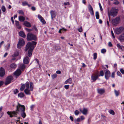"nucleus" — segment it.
Wrapping results in <instances>:
<instances>
[{"instance_id":"nucleus-1","label":"nucleus","mask_w":124,"mask_h":124,"mask_svg":"<svg viewBox=\"0 0 124 124\" xmlns=\"http://www.w3.org/2000/svg\"><path fill=\"white\" fill-rule=\"evenodd\" d=\"M16 107V111H8L7 113L10 116V117H16L19 113L25 110V107L23 105H21L18 102Z\"/></svg>"},{"instance_id":"nucleus-2","label":"nucleus","mask_w":124,"mask_h":124,"mask_svg":"<svg viewBox=\"0 0 124 124\" xmlns=\"http://www.w3.org/2000/svg\"><path fill=\"white\" fill-rule=\"evenodd\" d=\"M30 84L28 82H27L25 84H23L21 87L20 90L21 91H23L25 88V86L26 88L24 90L25 93L27 95L31 94L30 91H33V84L32 83H30V89H29Z\"/></svg>"},{"instance_id":"nucleus-3","label":"nucleus","mask_w":124,"mask_h":124,"mask_svg":"<svg viewBox=\"0 0 124 124\" xmlns=\"http://www.w3.org/2000/svg\"><path fill=\"white\" fill-rule=\"evenodd\" d=\"M37 44V42L32 41L31 42L28 43L26 46L25 51H26L28 49L29 50H33Z\"/></svg>"},{"instance_id":"nucleus-4","label":"nucleus","mask_w":124,"mask_h":124,"mask_svg":"<svg viewBox=\"0 0 124 124\" xmlns=\"http://www.w3.org/2000/svg\"><path fill=\"white\" fill-rule=\"evenodd\" d=\"M27 39L28 41H30L31 40L36 41L37 39L35 35L32 33L29 32L27 35Z\"/></svg>"},{"instance_id":"nucleus-5","label":"nucleus","mask_w":124,"mask_h":124,"mask_svg":"<svg viewBox=\"0 0 124 124\" xmlns=\"http://www.w3.org/2000/svg\"><path fill=\"white\" fill-rule=\"evenodd\" d=\"M118 12V9H116L115 8H113L110 11H108V14H109L111 16L114 17L117 15Z\"/></svg>"},{"instance_id":"nucleus-6","label":"nucleus","mask_w":124,"mask_h":124,"mask_svg":"<svg viewBox=\"0 0 124 124\" xmlns=\"http://www.w3.org/2000/svg\"><path fill=\"white\" fill-rule=\"evenodd\" d=\"M120 20V17L117 16L112 20V23L114 25H116L119 23Z\"/></svg>"},{"instance_id":"nucleus-7","label":"nucleus","mask_w":124,"mask_h":124,"mask_svg":"<svg viewBox=\"0 0 124 124\" xmlns=\"http://www.w3.org/2000/svg\"><path fill=\"white\" fill-rule=\"evenodd\" d=\"M25 42L23 39L20 38L19 40L18 43L17 45V47L18 48H20L21 46L24 45Z\"/></svg>"},{"instance_id":"nucleus-8","label":"nucleus","mask_w":124,"mask_h":124,"mask_svg":"<svg viewBox=\"0 0 124 124\" xmlns=\"http://www.w3.org/2000/svg\"><path fill=\"white\" fill-rule=\"evenodd\" d=\"M13 79V77L12 76H8L6 79V80L5 82V84L7 85L11 83Z\"/></svg>"},{"instance_id":"nucleus-9","label":"nucleus","mask_w":124,"mask_h":124,"mask_svg":"<svg viewBox=\"0 0 124 124\" xmlns=\"http://www.w3.org/2000/svg\"><path fill=\"white\" fill-rule=\"evenodd\" d=\"M110 72L108 70H106L105 73V77L107 80L108 79L110 76Z\"/></svg>"},{"instance_id":"nucleus-10","label":"nucleus","mask_w":124,"mask_h":124,"mask_svg":"<svg viewBox=\"0 0 124 124\" xmlns=\"http://www.w3.org/2000/svg\"><path fill=\"white\" fill-rule=\"evenodd\" d=\"M89 11L90 12L91 15L92 16L94 15V12L93 8L90 4H89L88 7Z\"/></svg>"},{"instance_id":"nucleus-11","label":"nucleus","mask_w":124,"mask_h":124,"mask_svg":"<svg viewBox=\"0 0 124 124\" xmlns=\"http://www.w3.org/2000/svg\"><path fill=\"white\" fill-rule=\"evenodd\" d=\"M99 76L100 75H92L91 76V80H93L92 82L95 81Z\"/></svg>"},{"instance_id":"nucleus-12","label":"nucleus","mask_w":124,"mask_h":124,"mask_svg":"<svg viewBox=\"0 0 124 124\" xmlns=\"http://www.w3.org/2000/svg\"><path fill=\"white\" fill-rule=\"evenodd\" d=\"M21 71L19 69H17L14 72V75L18 77L21 74Z\"/></svg>"},{"instance_id":"nucleus-13","label":"nucleus","mask_w":124,"mask_h":124,"mask_svg":"<svg viewBox=\"0 0 124 124\" xmlns=\"http://www.w3.org/2000/svg\"><path fill=\"white\" fill-rule=\"evenodd\" d=\"M5 73L4 70L2 67L0 68V76L3 77L5 75Z\"/></svg>"},{"instance_id":"nucleus-14","label":"nucleus","mask_w":124,"mask_h":124,"mask_svg":"<svg viewBox=\"0 0 124 124\" xmlns=\"http://www.w3.org/2000/svg\"><path fill=\"white\" fill-rule=\"evenodd\" d=\"M50 13L52 19L53 18H54L56 15V12L54 11L51 10L50 11Z\"/></svg>"},{"instance_id":"nucleus-15","label":"nucleus","mask_w":124,"mask_h":124,"mask_svg":"<svg viewBox=\"0 0 124 124\" xmlns=\"http://www.w3.org/2000/svg\"><path fill=\"white\" fill-rule=\"evenodd\" d=\"M119 39L121 42H122L124 40V32H123L120 35L119 38Z\"/></svg>"},{"instance_id":"nucleus-16","label":"nucleus","mask_w":124,"mask_h":124,"mask_svg":"<svg viewBox=\"0 0 124 124\" xmlns=\"http://www.w3.org/2000/svg\"><path fill=\"white\" fill-rule=\"evenodd\" d=\"M38 17L39 19L40 20L41 22L43 24H45L46 22L43 18L40 15H38Z\"/></svg>"},{"instance_id":"nucleus-17","label":"nucleus","mask_w":124,"mask_h":124,"mask_svg":"<svg viewBox=\"0 0 124 124\" xmlns=\"http://www.w3.org/2000/svg\"><path fill=\"white\" fill-rule=\"evenodd\" d=\"M29 57L28 56H26L24 58L23 60V62L24 64H27L29 63V61L28 60Z\"/></svg>"},{"instance_id":"nucleus-18","label":"nucleus","mask_w":124,"mask_h":124,"mask_svg":"<svg viewBox=\"0 0 124 124\" xmlns=\"http://www.w3.org/2000/svg\"><path fill=\"white\" fill-rule=\"evenodd\" d=\"M97 91L98 93L101 94H102L105 92L104 90L103 89H98Z\"/></svg>"},{"instance_id":"nucleus-19","label":"nucleus","mask_w":124,"mask_h":124,"mask_svg":"<svg viewBox=\"0 0 124 124\" xmlns=\"http://www.w3.org/2000/svg\"><path fill=\"white\" fill-rule=\"evenodd\" d=\"M25 110H24L19 113L20 114L21 116L23 117V118H25L26 116V113H25Z\"/></svg>"},{"instance_id":"nucleus-20","label":"nucleus","mask_w":124,"mask_h":124,"mask_svg":"<svg viewBox=\"0 0 124 124\" xmlns=\"http://www.w3.org/2000/svg\"><path fill=\"white\" fill-rule=\"evenodd\" d=\"M72 82V79L71 78H70L67 80L65 82V84H67L68 83L71 84Z\"/></svg>"},{"instance_id":"nucleus-21","label":"nucleus","mask_w":124,"mask_h":124,"mask_svg":"<svg viewBox=\"0 0 124 124\" xmlns=\"http://www.w3.org/2000/svg\"><path fill=\"white\" fill-rule=\"evenodd\" d=\"M24 24L28 27H30L31 25L30 23L27 21H25L24 23Z\"/></svg>"},{"instance_id":"nucleus-22","label":"nucleus","mask_w":124,"mask_h":124,"mask_svg":"<svg viewBox=\"0 0 124 124\" xmlns=\"http://www.w3.org/2000/svg\"><path fill=\"white\" fill-rule=\"evenodd\" d=\"M15 23L16 27L19 29H20L21 28V26L19 25V22L17 21H15Z\"/></svg>"},{"instance_id":"nucleus-23","label":"nucleus","mask_w":124,"mask_h":124,"mask_svg":"<svg viewBox=\"0 0 124 124\" xmlns=\"http://www.w3.org/2000/svg\"><path fill=\"white\" fill-rule=\"evenodd\" d=\"M19 34L20 36L23 38H25L26 37V35L23 31H20Z\"/></svg>"},{"instance_id":"nucleus-24","label":"nucleus","mask_w":124,"mask_h":124,"mask_svg":"<svg viewBox=\"0 0 124 124\" xmlns=\"http://www.w3.org/2000/svg\"><path fill=\"white\" fill-rule=\"evenodd\" d=\"M19 20L21 22H23L25 19V18L22 16H20L19 17Z\"/></svg>"},{"instance_id":"nucleus-25","label":"nucleus","mask_w":124,"mask_h":124,"mask_svg":"<svg viewBox=\"0 0 124 124\" xmlns=\"http://www.w3.org/2000/svg\"><path fill=\"white\" fill-rule=\"evenodd\" d=\"M19 54L18 52L17 51H15L14 53L12 55V57H16Z\"/></svg>"},{"instance_id":"nucleus-26","label":"nucleus","mask_w":124,"mask_h":124,"mask_svg":"<svg viewBox=\"0 0 124 124\" xmlns=\"http://www.w3.org/2000/svg\"><path fill=\"white\" fill-rule=\"evenodd\" d=\"M87 109L85 108H84L82 112V113L84 115H85L87 113Z\"/></svg>"},{"instance_id":"nucleus-27","label":"nucleus","mask_w":124,"mask_h":124,"mask_svg":"<svg viewBox=\"0 0 124 124\" xmlns=\"http://www.w3.org/2000/svg\"><path fill=\"white\" fill-rule=\"evenodd\" d=\"M25 65L23 64H21L20 65L19 68L22 70L25 69Z\"/></svg>"},{"instance_id":"nucleus-28","label":"nucleus","mask_w":124,"mask_h":124,"mask_svg":"<svg viewBox=\"0 0 124 124\" xmlns=\"http://www.w3.org/2000/svg\"><path fill=\"white\" fill-rule=\"evenodd\" d=\"M16 67V65L15 63H13L10 65V67L12 69H15Z\"/></svg>"},{"instance_id":"nucleus-29","label":"nucleus","mask_w":124,"mask_h":124,"mask_svg":"<svg viewBox=\"0 0 124 124\" xmlns=\"http://www.w3.org/2000/svg\"><path fill=\"white\" fill-rule=\"evenodd\" d=\"M124 30V28L123 27H120L119 28H116V31H123Z\"/></svg>"},{"instance_id":"nucleus-30","label":"nucleus","mask_w":124,"mask_h":124,"mask_svg":"<svg viewBox=\"0 0 124 124\" xmlns=\"http://www.w3.org/2000/svg\"><path fill=\"white\" fill-rule=\"evenodd\" d=\"M33 51V50H29L28 53V55L30 57L31 56Z\"/></svg>"},{"instance_id":"nucleus-31","label":"nucleus","mask_w":124,"mask_h":124,"mask_svg":"<svg viewBox=\"0 0 124 124\" xmlns=\"http://www.w3.org/2000/svg\"><path fill=\"white\" fill-rule=\"evenodd\" d=\"M18 97L22 98L24 96V94L22 93H21L18 94Z\"/></svg>"},{"instance_id":"nucleus-32","label":"nucleus","mask_w":124,"mask_h":124,"mask_svg":"<svg viewBox=\"0 0 124 124\" xmlns=\"http://www.w3.org/2000/svg\"><path fill=\"white\" fill-rule=\"evenodd\" d=\"M96 18L97 19H99V13L98 11H96L95 13Z\"/></svg>"},{"instance_id":"nucleus-33","label":"nucleus","mask_w":124,"mask_h":124,"mask_svg":"<svg viewBox=\"0 0 124 124\" xmlns=\"http://www.w3.org/2000/svg\"><path fill=\"white\" fill-rule=\"evenodd\" d=\"M18 13L21 15H23L24 14V13L23 11L22 10H20L18 11H17Z\"/></svg>"},{"instance_id":"nucleus-34","label":"nucleus","mask_w":124,"mask_h":124,"mask_svg":"<svg viewBox=\"0 0 124 124\" xmlns=\"http://www.w3.org/2000/svg\"><path fill=\"white\" fill-rule=\"evenodd\" d=\"M114 92L116 94V96H117L119 95V92L118 91L116 90H114Z\"/></svg>"},{"instance_id":"nucleus-35","label":"nucleus","mask_w":124,"mask_h":124,"mask_svg":"<svg viewBox=\"0 0 124 124\" xmlns=\"http://www.w3.org/2000/svg\"><path fill=\"white\" fill-rule=\"evenodd\" d=\"M1 9L3 12H5L6 11V8L4 6H2L1 7Z\"/></svg>"},{"instance_id":"nucleus-36","label":"nucleus","mask_w":124,"mask_h":124,"mask_svg":"<svg viewBox=\"0 0 124 124\" xmlns=\"http://www.w3.org/2000/svg\"><path fill=\"white\" fill-rule=\"evenodd\" d=\"M28 3L26 1L23 2L22 3V5L23 6H24L26 5H27Z\"/></svg>"},{"instance_id":"nucleus-37","label":"nucleus","mask_w":124,"mask_h":124,"mask_svg":"<svg viewBox=\"0 0 124 124\" xmlns=\"http://www.w3.org/2000/svg\"><path fill=\"white\" fill-rule=\"evenodd\" d=\"M13 92L15 94H16L18 93L19 91L17 89H16L14 90Z\"/></svg>"},{"instance_id":"nucleus-38","label":"nucleus","mask_w":124,"mask_h":124,"mask_svg":"<svg viewBox=\"0 0 124 124\" xmlns=\"http://www.w3.org/2000/svg\"><path fill=\"white\" fill-rule=\"evenodd\" d=\"M57 76V75L55 74H54L52 76V77L53 79H54V78H56Z\"/></svg>"},{"instance_id":"nucleus-39","label":"nucleus","mask_w":124,"mask_h":124,"mask_svg":"<svg viewBox=\"0 0 124 124\" xmlns=\"http://www.w3.org/2000/svg\"><path fill=\"white\" fill-rule=\"evenodd\" d=\"M97 54L96 53H95L93 54V59L95 60L97 58Z\"/></svg>"},{"instance_id":"nucleus-40","label":"nucleus","mask_w":124,"mask_h":124,"mask_svg":"<svg viewBox=\"0 0 124 124\" xmlns=\"http://www.w3.org/2000/svg\"><path fill=\"white\" fill-rule=\"evenodd\" d=\"M106 51V50L105 49H102L101 50V52L103 54L105 53Z\"/></svg>"},{"instance_id":"nucleus-41","label":"nucleus","mask_w":124,"mask_h":124,"mask_svg":"<svg viewBox=\"0 0 124 124\" xmlns=\"http://www.w3.org/2000/svg\"><path fill=\"white\" fill-rule=\"evenodd\" d=\"M116 46L117 47L120 49H122V46H121L119 44H117Z\"/></svg>"},{"instance_id":"nucleus-42","label":"nucleus","mask_w":124,"mask_h":124,"mask_svg":"<svg viewBox=\"0 0 124 124\" xmlns=\"http://www.w3.org/2000/svg\"><path fill=\"white\" fill-rule=\"evenodd\" d=\"M115 33L117 35L122 34V32L123 31H115Z\"/></svg>"},{"instance_id":"nucleus-43","label":"nucleus","mask_w":124,"mask_h":124,"mask_svg":"<svg viewBox=\"0 0 124 124\" xmlns=\"http://www.w3.org/2000/svg\"><path fill=\"white\" fill-rule=\"evenodd\" d=\"M74 113L75 115H78L79 114V112L78 110H76L75 111Z\"/></svg>"},{"instance_id":"nucleus-44","label":"nucleus","mask_w":124,"mask_h":124,"mask_svg":"<svg viewBox=\"0 0 124 124\" xmlns=\"http://www.w3.org/2000/svg\"><path fill=\"white\" fill-rule=\"evenodd\" d=\"M117 74L118 76H120L121 77H122V75L120 71H118L117 72Z\"/></svg>"},{"instance_id":"nucleus-45","label":"nucleus","mask_w":124,"mask_h":124,"mask_svg":"<svg viewBox=\"0 0 124 124\" xmlns=\"http://www.w3.org/2000/svg\"><path fill=\"white\" fill-rule=\"evenodd\" d=\"M55 49L56 50H59L60 49V46H55Z\"/></svg>"},{"instance_id":"nucleus-46","label":"nucleus","mask_w":124,"mask_h":124,"mask_svg":"<svg viewBox=\"0 0 124 124\" xmlns=\"http://www.w3.org/2000/svg\"><path fill=\"white\" fill-rule=\"evenodd\" d=\"M110 113L112 115H114L115 114L113 110H110Z\"/></svg>"},{"instance_id":"nucleus-47","label":"nucleus","mask_w":124,"mask_h":124,"mask_svg":"<svg viewBox=\"0 0 124 124\" xmlns=\"http://www.w3.org/2000/svg\"><path fill=\"white\" fill-rule=\"evenodd\" d=\"M99 7H100V9L101 10V11H102L103 10V9H102V7L101 5L100 4V3H99Z\"/></svg>"},{"instance_id":"nucleus-48","label":"nucleus","mask_w":124,"mask_h":124,"mask_svg":"<svg viewBox=\"0 0 124 124\" xmlns=\"http://www.w3.org/2000/svg\"><path fill=\"white\" fill-rule=\"evenodd\" d=\"M100 76H103L104 75V73L102 70H101L100 72Z\"/></svg>"},{"instance_id":"nucleus-49","label":"nucleus","mask_w":124,"mask_h":124,"mask_svg":"<svg viewBox=\"0 0 124 124\" xmlns=\"http://www.w3.org/2000/svg\"><path fill=\"white\" fill-rule=\"evenodd\" d=\"M115 73L114 72H113L112 73L111 77L112 78H114L115 77Z\"/></svg>"},{"instance_id":"nucleus-50","label":"nucleus","mask_w":124,"mask_h":124,"mask_svg":"<svg viewBox=\"0 0 124 124\" xmlns=\"http://www.w3.org/2000/svg\"><path fill=\"white\" fill-rule=\"evenodd\" d=\"M120 71L123 74H124V70L122 69L120 70Z\"/></svg>"},{"instance_id":"nucleus-51","label":"nucleus","mask_w":124,"mask_h":124,"mask_svg":"<svg viewBox=\"0 0 124 124\" xmlns=\"http://www.w3.org/2000/svg\"><path fill=\"white\" fill-rule=\"evenodd\" d=\"M69 85H64V87H65V89H68V88H69Z\"/></svg>"},{"instance_id":"nucleus-52","label":"nucleus","mask_w":124,"mask_h":124,"mask_svg":"<svg viewBox=\"0 0 124 124\" xmlns=\"http://www.w3.org/2000/svg\"><path fill=\"white\" fill-rule=\"evenodd\" d=\"M108 46H109L111 47L112 46V45L111 42H109L108 43Z\"/></svg>"},{"instance_id":"nucleus-53","label":"nucleus","mask_w":124,"mask_h":124,"mask_svg":"<svg viewBox=\"0 0 124 124\" xmlns=\"http://www.w3.org/2000/svg\"><path fill=\"white\" fill-rule=\"evenodd\" d=\"M35 60H36V61L37 63L38 64V65H39V60H38V59L37 58H36L35 59Z\"/></svg>"},{"instance_id":"nucleus-54","label":"nucleus","mask_w":124,"mask_h":124,"mask_svg":"<svg viewBox=\"0 0 124 124\" xmlns=\"http://www.w3.org/2000/svg\"><path fill=\"white\" fill-rule=\"evenodd\" d=\"M31 9L33 11H35L36 10V8L34 7H32L31 8Z\"/></svg>"},{"instance_id":"nucleus-55","label":"nucleus","mask_w":124,"mask_h":124,"mask_svg":"<svg viewBox=\"0 0 124 124\" xmlns=\"http://www.w3.org/2000/svg\"><path fill=\"white\" fill-rule=\"evenodd\" d=\"M111 34H112V37H113V39H115V36L114 35L113 32V31H111Z\"/></svg>"},{"instance_id":"nucleus-56","label":"nucleus","mask_w":124,"mask_h":124,"mask_svg":"<svg viewBox=\"0 0 124 124\" xmlns=\"http://www.w3.org/2000/svg\"><path fill=\"white\" fill-rule=\"evenodd\" d=\"M61 30H63V31H66V30L65 29L63 28H62V29H60L59 30V31H61Z\"/></svg>"},{"instance_id":"nucleus-57","label":"nucleus","mask_w":124,"mask_h":124,"mask_svg":"<svg viewBox=\"0 0 124 124\" xmlns=\"http://www.w3.org/2000/svg\"><path fill=\"white\" fill-rule=\"evenodd\" d=\"M70 118L71 120V121H73V120H74L72 116H70Z\"/></svg>"},{"instance_id":"nucleus-58","label":"nucleus","mask_w":124,"mask_h":124,"mask_svg":"<svg viewBox=\"0 0 124 124\" xmlns=\"http://www.w3.org/2000/svg\"><path fill=\"white\" fill-rule=\"evenodd\" d=\"M82 28L81 27L78 29V31H82Z\"/></svg>"},{"instance_id":"nucleus-59","label":"nucleus","mask_w":124,"mask_h":124,"mask_svg":"<svg viewBox=\"0 0 124 124\" xmlns=\"http://www.w3.org/2000/svg\"><path fill=\"white\" fill-rule=\"evenodd\" d=\"M4 83V82L1 81L0 82V87Z\"/></svg>"},{"instance_id":"nucleus-60","label":"nucleus","mask_w":124,"mask_h":124,"mask_svg":"<svg viewBox=\"0 0 124 124\" xmlns=\"http://www.w3.org/2000/svg\"><path fill=\"white\" fill-rule=\"evenodd\" d=\"M69 2H64V5H65V6H66L67 5H69Z\"/></svg>"},{"instance_id":"nucleus-61","label":"nucleus","mask_w":124,"mask_h":124,"mask_svg":"<svg viewBox=\"0 0 124 124\" xmlns=\"http://www.w3.org/2000/svg\"><path fill=\"white\" fill-rule=\"evenodd\" d=\"M119 4V2L118 1L115 2L114 3V4L115 5H118Z\"/></svg>"},{"instance_id":"nucleus-62","label":"nucleus","mask_w":124,"mask_h":124,"mask_svg":"<svg viewBox=\"0 0 124 124\" xmlns=\"http://www.w3.org/2000/svg\"><path fill=\"white\" fill-rule=\"evenodd\" d=\"M4 43V41H2L0 43V48L1 47V45L3 44Z\"/></svg>"},{"instance_id":"nucleus-63","label":"nucleus","mask_w":124,"mask_h":124,"mask_svg":"<svg viewBox=\"0 0 124 124\" xmlns=\"http://www.w3.org/2000/svg\"><path fill=\"white\" fill-rule=\"evenodd\" d=\"M34 105H32L31 106V110H32L33 108L34 107Z\"/></svg>"},{"instance_id":"nucleus-64","label":"nucleus","mask_w":124,"mask_h":124,"mask_svg":"<svg viewBox=\"0 0 124 124\" xmlns=\"http://www.w3.org/2000/svg\"><path fill=\"white\" fill-rule=\"evenodd\" d=\"M80 119L79 118H78L76 120L78 122H79L80 121Z\"/></svg>"}]
</instances>
